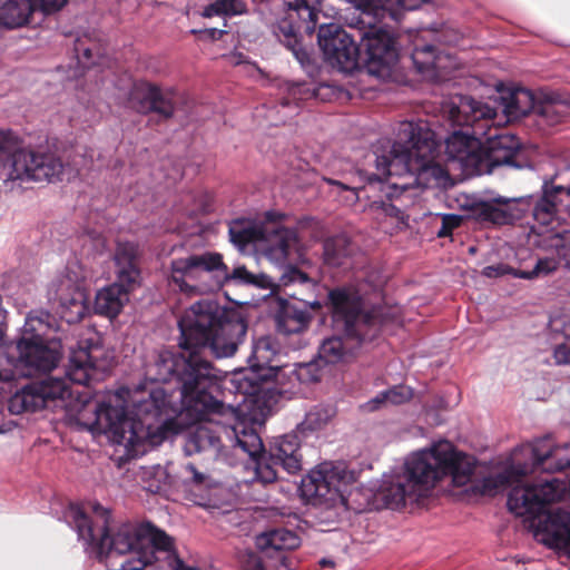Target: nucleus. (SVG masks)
Instances as JSON below:
<instances>
[{"instance_id":"2f4dec72","label":"nucleus","mask_w":570,"mask_h":570,"mask_svg":"<svg viewBox=\"0 0 570 570\" xmlns=\"http://www.w3.org/2000/svg\"><path fill=\"white\" fill-rule=\"evenodd\" d=\"M52 321L53 318L48 312H30L26 317L19 340H26L28 342L52 340L48 336L52 328Z\"/></svg>"},{"instance_id":"7ed1b4c3","label":"nucleus","mask_w":570,"mask_h":570,"mask_svg":"<svg viewBox=\"0 0 570 570\" xmlns=\"http://www.w3.org/2000/svg\"><path fill=\"white\" fill-rule=\"evenodd\" d=\"M106 402H98L87 394L71 400L66 407L67 417L92 434H106L109 440L121 445L128 456H137L147 451V439H155L154 421L168 412L165 391L161 387L137 390L130 397L131 410L120 404V396Z\"/></svg>"},{"instance_id":"e433bc0d","label":"nucleus","mask_w":570,"mask_h":570,"mask_svg":"<svg viewBox=\"0 0 570 570\" xmlns=\"http://www.w3.org/2000/svg\"><path fill=\"white\" fill-rule=\"evenodd\" d=\"M309 323L306 312L286 307L277 317V330L283 334H295L304 331Z\"/></svg>"},{"instance_id":"5701e85b","label":"nucleus","mask_w":570,"mask_h":570,"mask_svg":"<svg viewBox=\"0 0 570 570\" xmlns=\"http://www.w3.org/2000/svg\"><path fill=\"white\" fill-rule=\"evenodd\" d=\"M362 41L368 72L379 78L389 77L399 57L393 35L383 28H373L364 33Z\"/></svg>"},{"instance_id":"dca6fc26","label":"nucleus","mask_w":570,"mask_h":570,"mask_svg":"<svg viewBox=\"0 0 570 570\" xmlns=\"http://www.w3.org/2000/svg\"><path fill=\"white\" fill-rule=\"evenodd\" d=\"M277 353L278 344L274 338L271 336L258 338L248 358L249 366L236 371L230 380L236 392L244 397L257 395L262 383L275 376L281 368V365L275 363Z\"/></svg>"},{"instance_id":"13d9d810","label":"nucleus","mask_w":570,"mask_h":570,"mask_svg":"<svg viewBox=\"0 0 570 570\" xmlns=\"http://www.w3.org/2000/svg\"><path fill=\"white\" fill-rule=\"evenodd\" d=\"M383 404H387L386 397L384 396V391L379 393L375 397L371 399L368 402H366L363 407L368 411H376L379 410Z\"/></svg>"},{"instance_id":"a19ab883","label":"nucleus","mask_w":570,"mask_h":570,"mask_svg":"<svg viewBox=\"0 0 570 570\" xmlns=\"http://www.w3.org/2000/svg\"><path fill=\"white\" fill-rule=\"evenodd\" d=\"M237 445L254 461L265 454L259 435L250 430L236 433Z\"/></svg>"},{"instance_id":"473e14b6","label":"nucleus","mask_w":570,"mask_h":570,"mask_svg":"<svg viewBox=\"0 0 570 570\" xmlns=\"http://www.w3.org/2000/svg\"><path fill=\"white\" fill-rule=\"evenodd\" d=\"M28 161H32L28 155H18L13 163L0 165V191H11L21 186V178L29 177Z\"/></svg>"},{"instance_id":"c03bdc74","label":"nucleus","mask_w":570,"mask_h":570,"mask_svg":"<svg viewBox=\"0 0 570 570\" xmlns=\"http://www.w3.org/2000/svg\"><path fill=\"white\" fill-rule=\"evenodd\" d=\"M561 324L566 333L564 341L556 345L553 356L557 364H570V316H566Z\"/></svg>"},{"instance_id":"0e129e2a","label":"nucleus","mask_w":570,"mask_h":570,"mask_svg":"<svg viewBox=\"0 0 570 570\" xmlns=\"http://www.w3.org/2000/svg\"><path fill=\"white\" fill-rule=\"evenodd\" d=\"M14 376H16V373H13V372H8L6 374L0 373V380H3V381H10V380L14 379Z\"/></svg>"},{"instance_id":"f03ea898","label":"nucleus","mask_w":570,"mask_h":570,"mask_svg":"<svg viewBox=\"0 0 570 570\" xmlns=\"http://www.w3.org/2000/svg\"><path fill=\"white\" fill-rule=\"evenodd\" d=\"M66 518L85 550L100 561L130 554L115 570H195L178 558L173 539L149 522L122 523L109 537L110 512L98 503L70 504Z\"/></svg>"},{"instance_id":"603ef678","label":"nucleus","mask_w":570,"mask_h":570,"mask_svg":"<svg viewBox=\"0 0 570 570\" xmlns=\"http://www.w3.org/2000/svg\"><path fill=\"white\" fill-rule=\"evenodd\" d=\"M514 273H521V271H517L505 264H497V265H490L483 268L482 274L487 277H500L503 275H512L514 276Z\"/></svg>"},{"instance_id":"680f3d73","label":"nucleus","mask_w":570,"mask_h":570,"mask_svg":"<svg viewBox=\"0 0 570 570\" xmlns=\"http://www.w3.org/2000/svg\"><path fill=\"white\" fill-rule=\"evenodd\" d=\"M461 223V217L456 215H445L443 217V227L444 228H454L458 227Z\"/></svg>"},{"instance_id":"20e7f679","label":"nucleus","mask_w":570,"mask_h":570,"mask_svg":"<svg viewBox=\"0 0 570 570\" xmlns=\"http://www.w3.org/2000/svg\"><path fill=\"white\" fill-rule=\"evenodd\" d=\"M474 468L473 458L441 440L411 454L400 472L385 476L377 498L391 509L414 504L444 478H450L455 488L466 487L472 481Z\"/></svg>"},{"instance_id":"7c9ffc66","label":"nucleus","mask_w":570,"mask_h":570,"mask_svg":"<svg viewBox=\"0 0 570 570\" xmlns=\"http://www.w3.org/2000/svg\"><path fill=\"white\" fill-rule=\"evenodd\" d=\"M570 114V106L553 96L540 95L537 101L535 114L539 120L547 126L561 122Z\"/></svg>"},{"instance_id":"5fc2aeb1","label":"nucleus","mask_w":570,"mask_h":570,"mask_svg":"<svg viewBox=\"0 0 570 570\" xmlns=\"http://www.w3.org/2000/svg\"><path fill=\"white\" fill-rule=\"evenodd\" d=\"M288 92L294 99H306L314 95L309 89H305V85L303 83H294L289 86Z\"/></svg>"},{"instance_id":"69168bd1","label":"nucleus","mask_w":570,"mask_h":570,"mask_svg":"<svg viewBox=\"0 0 570 570\" xmlns=\"http://www.w3.org/2000/svg\"><path fill=\"white\" fill-rule=\"evenodd\" d=\"M320 563L323 567H333L334 566V562L330 559H322Z\"/></svg>"},{"instance_id":"2eb2a0df","label":"nucleus","mask_w":570,"mask_h":570,"mask_svg":"<svg viewBox=\"0 0 570 570\" xmlns=\"http://www.w3.org/2000/svg\"><path fill=\"white\" fill-rule=\"evenodd\" d=\"M258 553L248 551L239 557L243 570H292L286 552L299 547V537L281 528L261 533L255 540Z\"/></svg>"},{"instance_id":"774afa93","label":"nucleus","mask_w":570,"mask_h":570,"mask_svg":"<svg viewBox=\"0 0 570 570\" xmlns=\"http://www.w3.org/2000/svg\"><path fill=\"white\" fill-rule=\"evenodd\" d=\"M210 32H212V35L214 36L216 32H218V30H217V29H212V30H210ZM220 32H222V31H219V33H220Z\"/></svg>"},{"instance_id":"39448f33","label":"nucleus","mask_w":570,"mask_h":570,"mask_svg":"<svg viewBox=\"0 0 570 570\" xmlns=\"http://www.w3.org/2000/svg\"><path fill=\"white\" fill-rule=\"evenodd\" d=\"M436 145L435 134L425 121H404L397 129V140L392 145L385 141L373 153L376 171L358 170L356 175L370 186L390 176L410 174L424 188L448 187L449 170L434 160Z\"/></svg>"},{"instance_id":"72a5a7b5","label":"nucleus","mask_w":570,"mask_h":570,"mask_svg":"<svg viewBox=\"0 0 570 570\" xmlns=\"http://www.w3.org/2000/svg\"><path fill=\"white\" fill-rule=\"evenodd\" d=\"M566 191L570 196V187L549 186L544 184L543 195L537 202L533 209L534 219L541 225H548L554 217L557 197L560 193Z\"/></svg>"},{"instance_id":"338daca9","label":"nucleus","mask_w":570,"mask_h":570,"mask_svg":"<svg viewBox=\"0 0 570 570\" xmlns=\"http://www.w3.org/2000/svg\"><path fill=\"white\" fill-rule=\"evenodd\" d=\"M2 421H3V409H2V404L0 403V433L4 432V430L2 428Z\"/></svg>"},{"instance_id":"bf43d9fd","label":"nucleus","mask_w":570,"mask_h":570,"mask_svg":"<svg viewBox=\"0 0 570 570\" xmlns=\"http://www.w3.org/2000/svg\"><path fill=\"white\" fill-rule=\"evenodd\" d=\"M284 278H288V282L297 283H305L308 281L307 275L296 268H289L287 273L284 275Z\"/></svg>"},{"instance_id":"393cba45","label":"nucleus","mask_w":570,"mask_h":570,"mask_svg":"<svg viewBox=\"0 0 570 570\" xmlns=\"http://www.w3.org/2000/svg\"><path fill=\"white\" fill-rule=\"evenodd\" d=\"M247 332V324L239 317L224 318L220 324L208 335L205 346H199L196 352L210 348L216 357H229L234 355L238 345L243 342Z\"/></svg>"},{"instance_id":"9b49d317","label":"nucleus","mask_w":570,"mask_h":570,"mask_svg":"<svg viewBox=\"0 0 570 570\" xmlns=\"http://www.w3.org/2000/svg\"><path fill=\"white\" fill-rule=\"evenodd\" d=\"M164 402L168 406V412L158 416L154 421V434L153 438L147 439L146 445H155L164 441L165 439L177 434L184 426V416H194L196 420H200L196 426L189 431L184 450L187 455H193L200 452H208L212 456L217 458L222 450V433L226 432L225 428L218 423H214L212 419H207V415L223 413L224 404L217 411H208L204 414H197L195 411H187L185 406L176 407L170 404L165 394Z\"/></svg>"},{"instance_id":"b1692460","label":"nucleus","mask_w":570,"mask_h":570,"mask_svg":"<svg viewBox=\"0 0 570 570\" xmlns=\"http://www.w3.org/2000/svg\"><path fill=\"white\" fill-rule=\"evenodd\" d=\"M345 471L332 462H323L309 471L301 481L302 495L313 503L334 501Z\"/></svg>"},{"instance_id":"f8f14e48","label":"nucleus","mask_w":570,"mask_h":570,"mask_svg":"<svg viewBox=\"0 0 570 570\" xmlns=\"http://www.w3.org/2000/svg\"><path fill=\"white\" fill-rule=\"evenodd\" d=\"M138 248L132 243H119L115 252L117 283L101 288L95 299V312L116 317L129 301V291L139 282Z\"/></svg>"},{"instance_id":"a211bd4d","label":"nucleus","mask_w":570,"mask_h":570,"mask_svg":"<svg viewBox=\"0 0 570 570\" xmlns=\"http://www.w3.org/2000/svg\"><path fill=\"white\" fill-rule=\"evenodd\" d=\"M71 396L72 391L65 379L48 377L18 391L9 401V410L19 414L50 406L66 409Z\"/></svg>"},{"instance_id":"4468645a","label":"nucleus","mask_w":570,"mask_h":570,"mask_svg":"<svg viewBox=\"0 0 570 570\" xmlns=\"http://www.w3.org/2000/svg\"><path fill=\"white\" fill-rule=\"evenodd\" d=\"M86 272L78 262L69 263L49 284L48 301L67 323H77L87 314Z\"/></svg>"},{"instance_id":"4c0bfd02","label":"nucleus","mask_w":570,"mask_h":570,"mask_svg":"<svg viewBox=\"0 0 570 570\" xmlns=\"http://www.w3.org/2000/svg\"><path fill=\"white\" fill-rule=\"evenodd\" d=\"M335 410L330 405H317L311 409L304 421L297 426L301 432H314L324 429L334 417Z\"/></svg>"},{"instance_id":"c85d7f7f","label":"nucleus","mask_w":570,"mask_h":570,"mask_svg":"<svg viewBox=\"0 0 570 570\" xmlns=\"http://www.w3.org/2000/svg\"><path fill=\"white\" fill-rule=\"evenodd\" d=\"M317 3H320V0H288L286 6L291 24L285 35L294 37L299 28H304L307 33H313L316 29L318 17V11L315 7Z\"/></svg>"},{"instance_id":"f704fd0d","label":"nucleus","mask_w":570,"mask_h":570,"mask_svg":"<svg viewBox=\"0 0 570 570\" xmlns=\"http://www.w3.org/2000/svg\"><path fill=\"white\" fill-rule=\"evenodd\" d=\"M265 223L254 224L250 222H234L229 227L230 242L239 248L254 244L258 250L262 243Z\"/></svg>"},{"instance_id":"a878e982","label":"nucleus","mask_w":570,"mask_h":570,"mask_svg":"<svg viewBox=\"0 0 570 570\" xmlns=\"http://www.w3.org/2000/svg\"><path fill=\"white\" fill-rule=\"evenodd\" d=\"M127 105L139 114L157 112L165 118L174 114V104L170 98L158 86L147 81L132 85Z\"/></svg>"},{"instance_id":"c9c22d12","label":"nucleus","mask_w":570,"mask_h":570,"mask_svg":"<svg viewBox=\"0 0 570 570\" xmlns=\"http://www.w3.org/2000/svg\"><path fill=\"white\" fill-rule=\"evenodd\" d=\"M352 254V247L348 238L344 235H338L328 238L324 243V262L332 267L344 266Z\"/></svg>"},{"instance_id":"6e6d98bb","label":"nucleus","mask_w":570,"mask_h":570,"mask_svg":"<svg viewBox=\"0 0 570 570\" xmlns=\"http://www.w3.org/2000/svg\"><path fill=\"white\" fill-rule=\"evenodd\" d=\"M228 59L232 65H244L248 73H252L254 70L258 71V68L254 63L246 61L245 56L243 53H233L229 56Z\"/></svg>"},{"instance_id":"9d476101","label":"nucleus","mask_w":570,"mask_h":570,"mask_svg":"<svg viewBox=\"0 0 570 570\" xmlns=\"http://www.w3.org/2000/svg\"><path fill=\"white\" fill-rule=\"evenodd\" d=\"M538 99L539 96L525 88L507 91L499 100L489 102L478 101L469 96H454L444 104L443 112L459 126H473L480 121L500 126L535 114Z\"/></svg>"},{"instance_id":"8fccbe9b","label":"nucleus","mask_w":570,"mask_h":570,"mask_svg":"<svg viewBox=\"0 0 570 570\" xmlns=\"http://www.w3.org/2000/svg\"><path fill=\"white\" fill-rule=\"evenodd\" d=\"M413 395L412 389L399 385L384 391L387 404L397 405L409 401Z\"/></svg>"},{"instance_id":"c756f323","label":"nucleus","mask_w":570,"mask_h":570,"mask_svg":"<svg viewBox=\"0 0 570 570\" xmlns=\"http://www.w3.org/2000/svg\"><path fill=\"white\" fill-rule=\"evenodd\" d=\"M33 11L32 0H0V24L9 29L23 27Z\"/></svg>"},{"instance_id":"58836bf2","label":"nucleus","mask_w":570,"mask_h":570,"mask_svg":"<svg viewBox=\"0 0 570 570\" xmlns=\"http://www.w3.org/2000/svg\"><path fill=\"white\" fill-rule=\"evenodd\" d=\"M445 58L446 57L441 53H435V48L433 46L415 48L412 53L413 62L421 72L448 68V65L443 63V59Z\"/></svg>"},{"instance_id":"bb28decb","label":"nucleus","mask_w":570,"mask_h":570,"mask_svg":"<svg viewBox=\"0 0 570 570\" xmlns=\"http://www.w3.org/2000/svg\"><path fill=\"white\" fill-rule=\"evenodd\" d=\"M515 203V198L497 197L489 200H473L464 207L476 220L501 225L517 217L513 210Z\"/></svg>"},{"instance_id":"37998d69","label":"nucleus","mask_w":570,"mask_h":570,"mask_svg":"<svg viewBox=\"0 0 570 570\" xmlns=\"http://www.w3.org/2000/svg\"><path fill=\"white\" fill-rule=\"evenodd\" d=\"M559 262L552 257H546L538 261L532 271H521V273H514V277L532 279L539 276H546L554 272L558 268Z\"/></svg>"},{"instance_id":"052dcab7","label":"nucleus","mask_w":570,"mask_h":570,"mask_svg":"<svg viewBox=\"0 0 570 570\" xmlns=\"http://www.w3.org/2000/svg\"><path fill=\"white\" fill-rule=\"evenodd\" d=\"M371 209H380L386 215H393L396 208L392 206L390 203L383 202V200H375L370 205Z\"/></svg>"},{"instance_id":"864d4df0","label":"nucleus","mask_w":570,"mask_h":570,"mask_svg":"<svg viewBox=\"0 0 570 570\" xmlns=\"http://www.w3.org/2000/svg\"><path fill=\"white\" fill-rule=\"evenodd\" d=\"M185 471L190 476V481L195 485H203L207 483L208 476L199 472L194 464H187Z\"/></svg>"},{"instance_id":"ea45409f","label":"nucleus","mask_w":570,"mask_h":570,"mask_svg":"<svg viewBox=\"0 0 570 570\" xmlns=\"http://www.w3.org/2000/svg\"><path fill=\"white\" fill-rule=\"evenodd\" d=\"M245 3L240 0H216L204 9L205 17L236 16L245 12Z\"/></svg>"},{"instance_id":"412c9836","label":"nucleus","mask_w":570,"mask_h":570,"mask_svg":"<svg viewBox=\"0 0 570 570\" xmlns=\"http://www.w3.org/2000/svg\"><path fill=\"white\" fill-rule=\"evenodd\" d=\"M18 360L16 367H21L22 375L49 372L57 367L62 356L59 338L28 342L17 341Z\"/></svg>"},{"instance_id":"6e6552de","label":"nucleus","mask_w":570,"mask_h":570,"mask_svg":"<svg viewBox=\"0 0 570 570\" xmlns=\"http://www.w3.org/2000/svg\"><path fill=\"white\" fill-rule=\"evenodd\" d=\"M226 281H237L262 288L272 286L269 277L252 274L244 266L234 268L229 274L223 256L218 253L193 254L175 258L170 263L169 285L189 297L215 292Z\"/></svg>"},{"instance_id":"de8ad7c7","label":"nucleus","mask_w":570,"mask_h":570,"mask_svg":"<svg viewBox=\"0 0 570 570\" xmlns=\"http://www.w3.org/2000/svg\"><path fill=\"white\" fill-rule=\"evenodd\" d=\"M324 180L334 186L337 189V194L341 195L342 193H345L346 196L344 197L343 202L346 205H354L358 200V190L361 189L360 186L353 185L350 186L347 183H343L340 180H335L332 178H324ZM351 184H355V180H350Z\"/></svg>"},{"instance_id":"cd10ccee","label":"nucleus","mask_w":570,"mask_h":570,"mask_svg":"<svg viewBox=\"0 0 570 570\" xmlns=\"http://www.w3.org/2000/svg\"><path fill=\"white\" fill-rule=\"evenodd\" d=\"M301 442L296 433H288L275 439L269 449V460L279 464L289 474L302 470Z\"/></svg>"},{"instance_id":"a18cd8bd","label":"nucleus","mask_w":570,"mask_h":570,"mask_svg":"<svg viewBox=\"0 0 570 570\" xmlns=\"http://www.w3.org/2000/svg\"><path fill=\"white\" fill-rule=\"evenodd\" d=\"M255 463L256 479L262 483H272L277 479L275 465L266 454L253 461Z\"/></svg>"},{"instance_id":"09e8293b","label":"nucleus","mask_w":570,"mask_h":570,"mask_svg":"<svg viewBox=\"0 0 570 570\" xmlns=\"http://www.w3.org/2000/svg\"><path fill=\"white\" fill-rule=\"evenodd\" d=\"M149 478H153V481L149 482L145 488L149 492L157 493L161 490L163 484H165L167 474L164 468L158 465L144 470L142 479L147 480Z\"/></svg>"},{"instance_id":"4be33fe9","label":"nucleus","mask_w":570,"mask_h":570,"mask_svg":"<svg viewBox=\"0 0 570 570\" xmlns=\"http://www.w3.org/2000/svg\"><path fill=\"white\" fill-rule=\"evenodd\" d=\"M301 242L296 229L265 222L258 250L273 264L284 266L301 257Z\"/></svg>"},{"instance_id":"423d86ee","label":"nucleus","mask_w":570,"mask_h":570,"mask_svg":"<svg viewBox=\"0 0 570 570\" xmlns=\"http://www.w3.org/2000/svg\"><path fill=\"white\" fill-rule=\"evenodd\" d=\"M334 328L344 337L333 336L323 341L318 348L320 361L336 364L350 361L363 342L372 341L381 330L377 308L366 311L358 289L338 288L330 293Z\"/></svg>"},{"instance_id":"79ce46f5","label":"nucleus","mask_w":570,"mask_h":570,"mask_svg":"<svg viewBox=\"0 0 570 570\" xmlns=\"http://www.w3.org/2000/svg\"><path fill=\"white\" fill-rule=\"evenodd\" d=\"M549 247L562 257L570 269V230L554 233L548 236Z\"/></svg>"},{"instance_id":"1a4fd4ad","label":"nucleus","mask_w":570,"mask_h":570,"mask_svg":"<svg viewBox=\"0 0 570 570\" xmlns=\"http://www.w3.org/2000/svg\"><path fill=\"white\" fill-rule=\"evenodd\" d=\"M476 130L453 131L445 139V153L449 163H458L466 175L492 174L497 167H520L515 163L520 141L510 134L489 137L483 146L475 137Z\"/></svg>"},{"instance_id":"3c124183","label":"nucleus","mask_w":570,"mask_h":570,"mask_svg":"<svg viewBox=\"0 0 570 570\" xmlns=\"http://www.w3.org/2000/svg\"><path fill=\"white\" fill-rule=\"evenodd\" d=\"M297 375L301 380H306L311 382L320 381L322 377V373L318 368V362L301 364L297 371Z\"/></svg>"},{"instance_id":"0eeeda50","label":"nucleus","mask_w":570,"mask_h":570,"mask_svg":"<svg viewBox=\"0 0 570 570\" xmlns=\"http://www.w3.org/2000/svg\"><path fill=\"white\" fill-rule=\"evenodd\" d=\"M146 375L153 382H167L176 375L180 383L181 405L187 411L204 414L222 407L210 392L217 385L218 371L196 351H185L180 355L160 351L147 365Z\"/></svg>"},{"instance_id":"49530a36","label":"nucleus","mask_w":570,"mask_h":570,"mask_svg":"<svg viewBox=\"0 0 570 570\" xmlns=\"http://www.w3.org/2000/svg\"><path fill=\"white\" fill-rule=\"evenodd\" d=\"M75 51L78 57L79 63L83 68H88L96 63L95 57L99 55V48L97 45L87 46L83 39H77L75 45Z\"/></svg>"},{"instance_id":"e2e57ef3","label":"nucleus","mask_w":570,"mask_h":570,"mask_svg":"<svg viewBox=\"0 0 570 570\" xmlns=\"http://www.w3.org/2000/svg\"><path fill=\"white\" fill-rule=\"evenodd\" d=\"M209 209V204L207 203V200H200L199 203H197L193 208L190 209H187V213L189 215H196L198 213H205Z\"/></svg>"},{"instance_id":"f3484780","label":"nucleus","mask_w":570,"mask_h":570,"mask_svg":"<svg viewBox=\"0 0 570 570\" xmlns=\"http://www.w3.org/2000/svg\"><path fill=\"white\" fill-rule=\"evenodd\" d=\"M225 316V311L217 302L212 299L196 302L178 321L179 346L184 351H196L199 346H205L208 335L224 321Z\"/></svg>"},{"instance_id":"ddd939ff","label":"nucleus","mask_w":570,"mask_h":570,"mask_svg":"<svg viewBox=\"0 0 570 570\" xmlns=\"http://www.w3.org/2000/svg\"><path fill=\"white\" fill-rule=\"evenodd\" d=\"M22 154L28 155L32 161H28V170L31 173L29 177L21 178V184L29 181L55 183L62 180L65 177L69 179L79 173L78 168H70L69 165H65L60 157L53 153L19 148L18 138L13 132L0 131V165L4 167Z\"/></svg>"},{"instance_id":"aec40b11","label":"nucleus","mask_w":570,"mask_h":570,"mask_svg":"<svg viewBox=\"0 0 570 570\" xmlns=\"http://www.w3.org/2000/svg\"><path fill=\"white\" fill-rule=\"evenodd\" d=\"M318 45L325 59L344 72L354 70L358 65L360 50L355 41L340 26L322 23L318 29Z\"/></svg>"},{"instance_id":"f257e3e1","label":"nucleus","mask_w":570,"mask_h":570,"mask_svg":"<svg viewBox=\"0 0 570 570\" xmlns=\"http://www.w3.org/2000/svg\"><path fill=\"white\" fill-rule=\"evenodd\" d=\"M531 463H513L510 469L483 480L481 492L494 495L512 487L509 509L524 519L534 538L544 546L570 554V481L557 478L528 484L522 478L541 466L552 472L570 466V443L552 446L544 438L520 449Z\"/></svg>"},{"instance_id":"4d7b16f0","label":"nucleus","mask_w":570,"mask_h":570,"mask_svg":"<svg viewBox=\"0 0 570 570\" xmlns=\"http://www.w3.org/2000/svg\"><path fill=\"white\" fill-rule=\"evenodd\" d=\"M42 11L49 13L60 10L68 0H39Z\"/></svg>"},{"instance_id":"6ab92c4d","label":"nucleus","mask_w":570,"mask_h":570,"mask_svg":"<svg viewBox=\"0 0 570 570\" xmlns=\"http://www.w3.org/2000/svg\"><path fill=\"white\" fill-rule=\"evenodd\" d=\"M109 358L97 333L88 331L77 346L70 348L67 376L69 381L86 385L109 367Z\"/></svg>"}]
</instances>
